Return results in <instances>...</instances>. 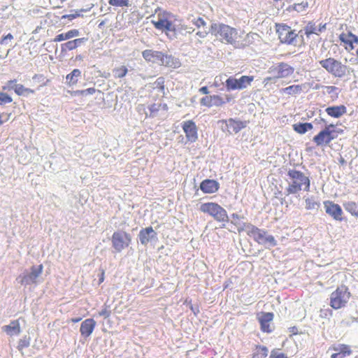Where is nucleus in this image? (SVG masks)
I'll use <instances>...</instances> for the list:
<instances>
[{
    "mask_svg": "<svg viewBox=\"0 0 358 358\" xmlns=\"http://www.w3.org/2000/svg\"><path fill=\"white\" fill-rule=\"evenodd\" d=\"M156 13L157 20H152V24L155 29L164 31L171 39L176 38L178 32L185 31L186 33L192 34L194 31V29L185 24H175L176 16L169 11L159 9L156 10Z\"/></svg>",
    "mask_w": 358,
    "mask_h": 358,
    "instance_id": "f257e3e1",
    "label": "nucleus"
},
{
    "mask_svg": "<svg viewBox=\"0 0 358 358\" xmlns=\"http://www.w3.org/2000/svg\"><path fill=\"white\" fill-rule=\"evenodd\" d=\"M287 195L296 194L300 192H309L310 188V179L303 172L296 169H289L287 171Z\"/></svg>",
    "mask_w": 358,
    "mask_h": 358,
    "instance_id": "f03ea898",
    "label": "nucleus"
},
{
    "mask_svg": "<svg viewBox=\"0 0 358 358\" xmlns=\"http://www.w3.org/2000/svg\"><path fill=\"white\" fill-rule=\"evenodd\" d=\"M210 31L213 35L224 43L233 44L238 37L237 30L224 24H213Z\"/></svg>",
    "mask_w": 358,
    "mask_h": 358,
    "instance_id": "7ed1b4c3",
    "label": "nucleus"
},
{
    "mask_svg": "<svg viewBox=\"0 0 358 358\" xmlns=\"http://www.w3.org/2000/svg\"><path fill=\"white\" fill-rule=\"evenodd\" d=\"M343 132L341 129H336L334 124H329L313 137V142L317 146L328 145L338 134Z\"/></svg>",
    "mask_w": 358,
    "mask_h": 358,
    "instance_id": "20e7f679",
    "label": "nucleus"
},
{
    "mask_svg": "<svg viewBox=\"0 0 358 358\" xmlns=\"http://www.w3.org/2000/svg\"><path fill=\"white\" fill-rule=\"evenodd\" d=\"M200 210L219 222H227L229 217L227 210L215 202H206L200 206Z\"/></svg>",
    "mask_w": 358,
    "mask_h": 358,
    "instance_id": "39448f33",
    "label": "nucleus"
},
{
    "mask_svg": "<svg viewBox=\"0 0 358 358\" xmlns=\"http://www.w3.org/2000/svg\"><path fill=\"white\" fill-rule=\"evenodd\" d=\"M248 235L253 238V240L259 245H269L274 247L277 245V241L274 236L268 234V233L264 230L258 228L257 227L249 224L248 225Z\"/></svg>",
    "mask_w": 358,
    "mask_h": 358,
    "instance_id": "423d86ee",
    "label": "nucleus"
},
{
    "mask_svg": "<svg viewBox=\"0 0 358 358\" xmlns=\"http://www.w3.org/2000/svg\"><path fill=\"white\" fill-rule=\"evenodd\" d=\"M351 297V293L345 285L338 287L330 295V306L334 309L345 307Z\"/></svg>",
    "mask_w": 358,
    "mask_h": 358,
    "instance_id": "0eeeda50",
    "label": "nucleus"
},
{
    "mask_svg": "<svg viewBox=\"0 0 358 358\" xmlns=\"http://www.w3.org/2000/svg\"><path fill=\"white\" fill-rule=\"evenodd\" d=\"M319 63L323 69L334 77L341 78L345 75L346 66L333 57L320 60Z\"/></svg>",
    "mask_w": 358,
    "mask_h": 358,
    "instance_id": "6e6552de",
    "label": "nucleus"
},
{
    "mask_svg": "<svg viewBox=\"0 0 358 358\" xmlns=\"http://www.w3.org/2000/svg\"><path fill=\"white\" fill-rule=\"evenodd\" d=\"M111 243L115 250L117 252H120L130 245L131 243V236L130 234L123 230H117L113 234Z\"/></svg>",
    "mask_w": 358,
    "mask_h": 358,
    "instance_id": "1a4fd4ad",
    "label": "nucleus"
},
{
    "mask_svg": "<svg viewBox=\"0 0 358 358\" xmlns=\"http://www.w3.org/2000/svg\"><path fill=\"white\" fill-rule=\"evenodd\" d=\"M142 56L148 62H159L161 65L169 66L173 62V57L171 55H166L162 52L153 50H145L142 52Z\"/></svg>",
    "mask_w": 358,
    "mask_h": 358,
    "instance_id": "9d476101",
    "label": "nucleus"
},
{
    "mask_svg": "<svg viewBox=\"0 0 358 358\" xmlns=\"http://www.w3.org/2000/svg\"><path fill=\"white\" fill-rule=\"evenodd\" d=\"M254 80L252 76H242L239 78L230 76L225 82V86L228 91L241 90L250 86Z\"/></svg>",
    "mask_w": 358,
    "mask_h": 358,
    "instance_id": "9b49d317",
    "label": "nucleus"
},
{
    "mask_svg": "<svg viewBox=\"0 0 358 358\" xmlns=\"http://www.w3.org/2000/svg\"><path fill=\"white\" fill-rule=\"evenodd\" d=\"M234 100L231 94H225L222 96L219 94L206 96L201 99L200 103L203 106L211 108L213 106L220 107Z\"/></svg>",
    "mask_w": 358,
    "mask_h": 358,
    "instance_id": "f8f14e48",
    "label": "nucleus"
},
{
    "mask_svg": "<svg viewBox=\"0 0 358 358\" xmlns=\"http://www.w3.org/2000/svg\"><path fill=\"white\" fill-rule=\"evenodd\" d=\"M275 29L280 42L283 43L291 44L297 36L289 26L283 23L276 24Z\"/></svg>",
    "mask_w": 358,
    "mask_h": 358,
    "instance_id": "ddd939ff",
    "label": "nucleus"
},
{
    "mask_svg": "<svg viewBox=\"0 0 358 358\" xmlns=\"http://www.w3.org/2000/svg\"><path fill=\"white\" fill-rule=\"evenodd\" d=\"M182 128L185 134L186 139L194 143L198 139V128L196 123L193 120L184 121L182 123Z\"/></svg>",
    "mask_w": 358,
    "mask_h": 358,
    "instance_id": "4468645a",
    "label": "nucleus"
},
{
    "mask_svg": "<svg viewBox=\"0 0 358 358\" xmlns=\"http://www.w3.org/2000/svg\"><path fill=\"white\" fill-rule=\"evenodd\" d=\"M222 124H225L226 130L229 134L238 133L241 129L247 127L246 121H241L235 118H229L227 120H221L218 122Z\"/></svg>",
    "mask_w": 358,
    "mask_h": 358,
    "instance_id": "2eb2a0df",
    "label": "nucleus"
},
{
    "mask_svg": "<svg viewBox=\"0 0 358 358\" xmlns=\"http://www.w3.org/2000/svg\"><path fill=\"white\" fill-rule=\"evenodd\" d=\"M43 266L40 264L37 267L33 266L31 268V273L20 276V282L21 285L36 284L37 278L41 275L43 272Z\"/></svg>",
    "mask_w": 358,
    "mask_h": 358,
    "instance_id": "dca6fc26",
    "label": "nucleus"
},
{
    "mask_svg": "<svg viewBox=\"0 0 358 358\" xmlns=\"http://www.w3.org/2000/svg\"><path fill=\"white\" fill-rule=\"evenodd\" d=\"M338 38L340 41L343 44L345 50L351 51L355 48V43H358V36L352 34V32L348 29L346 27V31L342 32L339 34Z\"/></svg>",
    "mask_w": 358,
    "mask_h": 358,
    "instance_id": "f3484780",
    "label": "nucleus"
},
{
    "mask_svg": "<svg viewBox=\"0 0 358 358\" xmlns=\"http://www.w3.org/2000/svg\"><path fill=\"white\" fill-rule=\"evenodd\" d=\"M294 69L290 65L281 62L276 66L271 68L270 72L275 75V78H285L293 74Z\"/></svg>",
    "mask_w": 358,
    "mask_h": 358,
    "instance_id": "a211bd4d",
    "label": "nucleus"
},
{
    "mask_svg": "<svg viewBox=\"0 0 358 358\" xmlns=\"http://www.w3.org/2000/svg\"><path fill=\"white\" fill-rule=\"evenodd\" d=\"M188 19L190 20L192 24L198 29V31L196 32L197 36L202 38L207 36L208 33L207 23L203 17L189 15Z\"/></svg>",
    "mask_w": 358,
    "mask_h": 358,
    "instance_id": "6ab92c4d",
    "label": "nucleus"
},
{
    "mask_svg": "<svg viewBox=\"0 0 358 358\" xmlns=\"http://www.w3.org/2000/svg\"><path fill=\"white\" fill-rule=\"evenodd\" d=\"M326 213L332 217L334 220L341 221L343 220V210L341 207L331 201L324 202Z\"/></svg>",
    "mask_w": 358,
    "mask_h": 358,
    "instance_id": "aec40b11",
    "label": "nucleus"
},
{
    "mask_svg": "<svg viewBox=\"0 0 358 358\" xmlns=\"http://www.w3.org/2000/svg\"><path fill=\"white\" fill-rule=\"evenodd\" d=\"M329 349L336 352L331 355V358H345L352 354L351 346L344 343L334 345Z\"/></svg>",
    "mask_w": 358,
    "mask_h": 358,
    "instance_id": "412c9836",
    "label": "nucleus"
},
{
    "mask_svg": "<svg viewBox=\"0 0 358 358\" xmlns=\"http://www.w3.org/2000/svg\"><path fill=\"white\" fill-rule=\"evenodd\" d=\"M274 315L273 313L262 312L261 315L258 317V321L260 324L261 331L265 333H271L273 329L271 327V322L273 320Z\"/></svg>",
    "mask_w": 358,
    "mask_h": 358,
    "instance_id": "4be33fe9",
    "label": "nucleus"
},
{
    "mask_svg": "<svg viewBox=\"0 0 358 358\" xmlns=\"http://www.w3.org/2000/svg\"><path fill=\"white\" fill-rule=\"evenodd\" d=\"M220 184L215 180L206 179L200 183V189L204 194H213L218 191Z\"/></svg>",
    "mask_w": 358,
    "mask_h": 358,
    "instance_id": "5701e85b",
    "label": "nucleus"
},
{
    "mask_svg": "<svg viewBox=\"0 0 358 358\" xmlns=\"http://www.w3.org/2000/svg\"><path fill=\"white\" fill-rule=\"evenodd\" d=\"M96 321L92 318L85 320L80 324V332L84 338H88L94 330Z\"/></svg>",
    "mask_w": 358,
    "mask_h": 358,
    "instance_id": "b1692460",
    "label": "nucleus"
},
{
    "mask_svg": "<svg viewBox=\"0 0 358 358\" xmlns=\"http://www.w3.org/2000/svg\"><path fill=\"white\" fill-rule=\"evenodd\" d=\"M157 233L152 227L142 229L139 231L138 238L142 245H146L152 239L155 238Z\"/></svg>",
    "mask_w": 358,
    "mask_h": 358,
    "instance_id": "393cba45",
    "label": "nucleus"
},
{
    "mask_svg": "<svg viewBox=\"0 0 358 358\" xmlns=\"http://www.w3.org/2000/svg\"><path fill=\"white\" fill-rule=\"evenodd\" d=\"M325 111L328 115L334 118H339L347 113V108L344 105L327 107Z\"/></svg>",
    "mask_w": 358,
    "mask_h": 358,
    "instance_id": "a878e982",
    "label": "nucleus"
},
{
    "mask_svg": "<svg viewBox=\"0 0 358 358\" xmlns=\"http://www.w3.org/2000/svg\"><path fill=\"white\" fill-rule=\"evenodd\" d=\"M2 329L3 331L10 336L17 335L21 332L19 320L11 321L8 325L3 326Z\"/></svg>",
    "mask_w": 358,
    "mask_h": 358,
    "instance_id": "bb28decb",
    "label": "nucleus"
},
{
    "mask_svg": "<svg viewBox=\"0 0 358 358\" xmlns=\"http://www.w3.org/2000/svg\"><path fill=\"white\" fill-rule=\"evenodd\" d=\"M80 32L78 29H71L66 33H62L57 35L55 38L53 39V42L57 43L65 40H69L70 38L78 36Z\"/></svg>",
    "mask_w": 358,
    "mask_h": 358,
    "instance_id": "cd10ccee",
    "label": "nucleus"
},
{
    "mask_svg": "<svg viewBox=\"0 0 358 358\" xmlns=\"http://www.w3.org/2000/svg\"><path fill=\"white\" fill-rule=\"evenodd\" d=\"M85 41V38H79L69 41L61 45L62 51H70L76 49Z\"/></svg>",
    "mask_w": 358,
    "mask_h": 358,
    "instance_id": "c85d7f7f",
    "label": "nucleus"
},
{
    "mask_svg": "<svg viewBox=\"0 0 358 358\" xmlns=\"http://www.w3.org/2000/svg\"><path fill=\"white\" fill-rule=\"evenodd\" d=\"M81 76V71L78 69H73L70 73L66 76V84L69 86H73L78 83V78Z\"/></svg>",
    "mask_w": 358,
    "mask_h": 358,
    "instance_id": "c756f323",
    "label": "nucleus"
},
{
    "mask_svg": "<svg viewBox=\"0 0 358 358\" xmlns=\"http://www.w3.org/2000/svg\"><path fill=\"white\" fill-rule=\"evenodd\" d=\"M294 131L299 134H304L308 131L312 130L313 125L310 122L296 123L292 125Z\"/></svg>",
    "mask_w": 358,
    "mask_h": 358,
    "instance_id": "7c9ffc66",
    "label": "nucleus"
},
{
    "mask_svg": "<svg viewBox=\"0 0 358 358\" xmlns=\"http://www.w3.org/2000/svg\"><path fill=\"white\" fill-rule=\"evenodd\" d=\"M343 207L350 215L358 218V202L347 201L343 203Z\"/></svg>",
    "mask_w": 358,
    "mask_h": 358,
    "instance_id": "2f4dec72",
    "label": "nucleus"
},
{
    "mask_svg": "<svg viewBox=\"0 0 358 358\" xmlns=\"http://www.w3.org/2000/svg\"><path fill=\"white\" fill-rule=\"evenodd\" d=\"M303 87V85H293L282 89V92L288 95H296L302 92Z\"/></svg>",
    "mask_w": 358,
    "mask_h": 358,
    "instance_id": "473e14b6",
    "label": "nucleus"
},
{
    "mask_svg": "<svg viewBox=\"0 0 358 358\" xmlns=\"http://www.w3.org/2000/svg\"><path fill=\"white\" fill-rule=\"evenodd\" d=\"M255 350L252 358H266L268 356V350L264 345H257L255 346Z\"/></svg>",
    "mask_w": 358,
    "mask_h": 358,
    "instance_id": "72a5a7b5",
    "label": "nucleus"
},
{
    "mask_svg": "<svg viewBox=\"0 0 358 358\" xmlns=\"http://www.w3.org/2000/svg\"><path fill=\"white\" fill-rule=\"evenodd\" d=\"M14 92L18 96H22L29 94H34L35 91L32 89L25 87L22 84L15 85Z\"/></svg>",
    "mask_w": 358,
    "mask_h": 358,
    "instance_id": "f704fd0d",
    "label": "nucleus"
},
{
    "mask_svg": "<svg viewBox=\"0 0 358 358\" xmlns=\"http://www.w3.org/2000/svg\"><path fill=\"white\" fill-rule=\"evenodd\" d=\"M320 203L317 202L314 196L307 197L305 199V208L306 210H315L318 208Z\"/></svg>",
    "mask_w": 358,
    "mask_h": 358,
    "instance_id": "c9c22d12",
    "label": "nucleus"
},
{
    "mask_svg": "<svg viewBox=\"0 0 358 358\" xmlns=\"http://www.w3.org/2000/svg\"><path fill=\"white\" fill-rule=\"evenodd\" d=\"M113 72L115 78H122L128 73V69L125 66H121L113 69Z\"/></svg>",
    "mask_w": 358,
    "mask_h": 358,
    "instance_id": "e433bc0d",
    "label": "nucleus"
},
{
    "mask_svg": "<svg viewBox=\"0 0 358 358\" xmlns=\"http://www.w3.org/2000/svg\"><path fill=\"white\" fill-rule=\"evenodd\" d=\"M96 90L94 87H90L86 90L69 91V93L72 96H76V95L86 96L88 94H90V95L94 94L96 92Z\"/></svg>",
    "mask_w": 358,
    "mask_h": 358,
    "instance_id": "4c0bfd02",
    "label": "nucleus"
},
{
    "mask_svg": "<svg viewBox=\"0 0 358 358\" xmlns=\"http://www.w3.org/2000/svg\"><path fill=\"white\" fill-rule=\"evenodd\" d=\"M154 89H157L159 91L164 94L165 90V78L164 77H159L153 83Z\"/></svg>",
    "mask_w": 358,
    "mask_h": 358,
    "instance_id": "58836bf2",
    "label": "nucleus"
},
{
    "mask_svg": "<svg viewBox=\"0 0 358 358\" xmlns=\"http://www.w3.org/2000/svg\"><path fill=\"white\" fill-rule=\"evenodd\" d=\"M308 8V3L307 1H301V3H294L292 6L293 10L298 13L305 12Z\"/></svg>",
    "mask_w": 358,
    "mask_h": 358,
    "instance_id": "ea45409f",
    "label": "nucleus"
},
{
    "mask_svg": "<svg viewBox=\"0 0 358 358\" xmlns=\"http://www.w3.org/2000/svg\"><path fill=\"white\" fill-rule=\"evenodd\" d=\"M108 3L116 7H128L129 6V0H109Z\"/></svg>",
    "mask_w": 358,
    "mask_h": 358,
    "instance_id": "a19ab883",
    "label": "nucleus"
},
{
    "mask_svg": "<svg viewBox=\"0 0 358 358\" xmlns=\"http://www.w3.org/2000/svg\"><path fill=\"white\" fill-rule=\"evenodd\" d=\"M32 78L34 80H37L40 83V87L46 86L50 82V80L46 79V78L42 74H35Z\"/></svg>",
    "mask_w": 358,
    "mask_h": 358,
    "instance_id": "79ce46f5",
    "label": "nucleus"
},
{
    "mask_svg": "<svg viewBox=\"0 0 358 358\" xmlns=\"http://www.w3.org/2000/svg\"><path fill=\"white\" fill-rule=\"evenodd\" d=\"M270 358H289V357H287V355L285 353L280 352L279 349H273L271 352Z\"/></svg>",
    "mask_w": 358,
    "mask_h": 358,
    "instance_id": "37998d69",
    "label": "nucleus"
},
{
    "mask_svg": "<svg viewBox=\"0 0 358 358\" xmlns=\"http://www.w3.org/2000/svg\"><path fill=\"white\" fill-rule=\"evenodd\" d=\"M29 345H30L29 338H24L22 339H20L18 343L17 349L20 351H22L24 348H28L29 346Z\"/></svg>",
    "mask_w": 358,
    "mask_h": 358,
    "instance_id": "c03bdc74",
    "label": "nucleus"
},
{
    "mask_svg": "<svg viewBox=\"0 0 358 358\" xmlns=\"http://www.w3.org/2000/svg\"><path fill=\"white\" fill-rule=\"evenodd\" d=\"M305 34L308 36L316 33V27L314 24L309 22L305 27Z\"/></svg>",
    "mask_w": 358,
    "mask_h": 358,
    "instance_id": "a18cd8bd",
    "label": "nucleus"
},
{
    "mask_svg": "<svg viewBox=\"0 0 358 358\" xmlns=\"http://www.w3.org/2000/svg\"><path fill=\"white\" fill-rule=\"evenodd\" d=\"M12 101V98L8 94L0 92V105L11 103Z\"/></svg>",
    "mask_w": 358,
    "mask_h": 358,
    "instance_id": "49530a36",
    "label": "nucleus"
},
{
    "mask_svg": "<svg viewBox=\"0 0 358 358\" xmlns=\"http://www.w3.org/2000/svg\"><path fill=\"white\" fill-rule=\"evenodd\" d=\"M15 85H17V80L15 79L10 80L6 83V85L2 87V89H3V90H14Z\"/></svg>",
    "mask_w": 358,
    "mask_h": 358,
    "instance_id": "de8ad7c7",
    "label": "nucleus"
},
{
    "mask_svg": "<svg viewBox=\"0 0 358 358\" xmlns=\"http://www.w3.org/2000/svg\"><path fill=\"white\" fill-rule=\"evenodd\" d=\"M11 116V113L1 114L0 113V126L8 122Z\"/></svg>",
    "mask_w": 358,
    "mask_h": 358,
    "instance_id": "09e8293b",
    "label": "nucleus"
},
{
    "mask_svg": "<svg viewBox=\"0 0 358 358\" xmlns=\"http://www.w3.org/2000/svg\"><path fill=\"white\" fill-rule=\"evenodd\" d=\"M149 110L151 114L155 115V113L160 110L159 104L153 103L150 105V106L149 107Z\"/></svg>",
    "mask_w": 358,
    "mask_h": 358,
    "instance_id": "8fccbe9b",
    "label": "nucleus"
},
{
    "mask_svg": "<svg viewBox=\"0 0 358 358\" xmlns=\"http://www.w3.org/2000/svg\"><path fill=\"white\" fill-rule=\"evenodd\" d=\"M325 89L329 94L333 93L338 94V88L335 86H325Z\"/></svg>",
    "mask_w": 358,
    "mask_h": 358,
    "instance_id": "3c124183",
    "label": "nucleus"
},
{
    "mask_svg": "<svg viewBox=\"0 0 358 358\" xmlns=\"http://www.w3.org/2000/svg\"><path fill=\"white\" fill-rule=\"evenodd\" d=\"M13 40V36L11 34H8L6 36H3L1 40L0 41V44L1 45H3V44H6V41L7 40Z\"/></svg>",
    "mask_w": 358,
    "mask_h": 358,
    "instance_id": "603ef678",
    "label": "nucleus"
},
{
    "mask_svg": "<svg viewBox=\"0 0 358 358\" xmlns=\"http://www.w3.org/2000/svg\"><path fill=\"white\" fill-rule=\"evenodd\" d=\"M79 15H80L79 13H78V12H76L74 14L64 15L62 16V18L63 19L68 18L71 20H73V19L78 17Z\"/></svg>",
    "mask_w": 358,
    "mask_h": 358,
    "instance_id": "864d4df0",
    "label": "nucleus"
},
{
    "mask_svg": "<svg viewBox=\"0 0 358 358\" xmlns=\"http://www.w3.org/2000/svg\"><path fill=\"white\" fill-rule=\"evenodd\" d=\"M199 92L203 94H206V96H208L209 90L208 88L206 86L202 87L199 89Z\"/></svg>",
    "mask_w": 358,
    "mask_h": 358,
    "instance_id": "5fc2aeb1",
    "label": "nucleus"
},
{
    "mask_svg": "<svg viewBox=\"0 0 358 358\" xmlns=\"http://www.w3.org/2000/svg\"><path fill=\"white\" fill-rule=\"evenodd\" d=\"M159 106V110H162L164 111H167L169 110L168 105L166 103H158Z\"/></svg>",
    "mask_w": 358,
    "mask_h": 358,
    "instance_id": "6e6d98bb",
    "label": "nucleus"
},
{
    "mask_svg": "<svg viewBox=\"0 0 358 358\" xmlns=\"http://www.w3.org/2000/svg\"><path fill=\"white\" fill-rule=\"evenodd\" d=\"M99 315L104 316L105 317H108L110 315L109 312L106 308L99 312Z\"/></svg>",
    "mask_w": 358,
    "mask_h": 358,
    "instance_id": "4d7b16f0",
    "label": "nucleus"
},
{
    "mask_svg": "<svg viewBox=\"0 0 358 358\" xmlns=\"http://www.w3.org/2000/svg\"><path fill=\"white\" fill-rule=\"evenodd\" d=\"M105 280V271L103 269L101 270V275L99 276V284L102 283Z\"/></svg>",
    "mask_w": 358,
    "mask_h": 358,
    "instance_id": "13d9d810",
    "label": "nucleus"
},
{
    "mask_svg": "<svg viewBox=\"0 0 358 358\" xmlns=\"http://www.w3.org/2000/svg\"><path fill=\"white\" fill-rule=\"evenodd\" d=\"M231 217L233 220H240L241 217L236 213H233L231 214Z\"/></svg>",
    "mask_w": 358,
    "mask_h": 358,
    "instance_id": "bf43d9fd",
    "label": "nucleus"
},
{
    "mask_svg": "<svg viewBox=\"0 0 358 358\" xmlns=\"http://www.w3.org/2000/svg\"><path fill=\"white\" fill-rule=\"evenodd\" d=\"M81 320V318L80 317H78V318H72L71 320V321L73 322V323H77L78 322H80Z\"/></svg>",
    "mask_w": 358,
    "mask_h": 358,
    "instance_id": "052dcab7",
    "label": "nucleus"
},
{
    "mask_svg": "<svg viewBox=\"0 0 358 358\" xmlns=\"http://www.w3.org/2000/svg\"><path fill=\"white\" fill-rule=\"evenodd\" d=\"M272 78L271 77H267L266 78L264 79V82H268V81H270Z\"/></svg>",
    "mask_w": 358,
    "mask_h": 358,
    "instance_id": "680f3d73",
    "label": "nucleus"
},
{
    "mask_svg": "<svg viewBox=\"0 0 358 358\" xmlns=\"http://www.w3.org/2000/svg\"><path fill=\"white\" fill-rule=\"evenodd\" d=\"M238 232H241L243 231V228H239L238 229Z\"/></svg>",
    "mask_w": 358,
    "mask_h": 358,
    "instance_id": "e2e57ef3",
    "label": "nucleus"
},
{
    "mask_svg": "<svg viewBox=\"0 0 358 358\" xmlns=\"http://www.w3.org/2000/svg\"><path fill=\"white\" fill-rule=\"evenodd\" d=\"M198 313H199V309H197L196 311H194V313L195 315H196Z\"/></svg>",
    "mask_w": 358,
    "mask_h": 358,
    "instance_id": "0e129e2a",
    "label": "nucleus"
},
{
    "mask_svg": "<svg viewBox=\"0 0 358 358\" xmlns=\"http://www.w3.org/2000/svg\"><path fill=\"white\" fill-rule=\"evenodd\" d=\"M190 308H191L192 310L196 311V309H194L192 306H191Z\"/></svg>",
    "mask_w": 358,
    "mask_h": 358,
    "instance_id": "69168bd1",
    "label": "nucleus"
},
{
    "mask_svg": "<svg viewBox=\"0 0 358 358\" xmlns=\"http://www.w3.org/2000/svg\"><path fill=\"white\" fill-rule=\"evenodd\" d=\"M356 55H357V57H358V48H357V50H356Z\"/></svg>",
    "mask_w": 358,
    "mask_h": 358,
    "instance_id": "338daca9",
    "label": "nucleus"
}]
</instances>
